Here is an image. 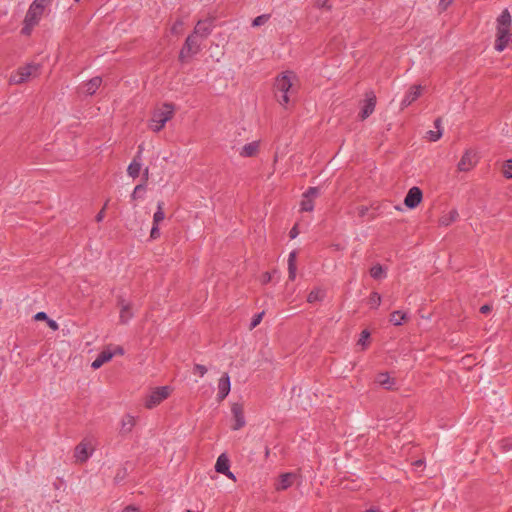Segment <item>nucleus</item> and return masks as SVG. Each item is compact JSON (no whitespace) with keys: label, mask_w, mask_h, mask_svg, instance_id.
<instances>
[{"label":"nucleus","mask_w":512,"mask_h":512,"mask_svg":"<svg viewBox=\"0 0 512 512\" xmlns=\"http://www.w3.org/2000/svg\"><path fill=\"white\" fill-rule=\"evenodd\" d=\"M512 26V17L508 9H504L497 18L495 50L502 52L509 42L512 44V35L510 33Z\"/></svg>","instance_id":"1"},{"label":"nucleus","mask_w":512,"mask_h":512,"mask_svg":"<svg viewBox=\"0 0 512 512\" xmlns=\"http://www.w3.org/2000/svg\"><path fill=\"white\" fill-rule=\"evenodd\" d=\"M295 78L293 72H285L276 78L274 87L276 97L280 105L286 106L289 103L288 93L292 89V79Z\"/></svg>","instance_id":"2"},{"label":"nucleus","mask_w":512,"mask_h":512,"mask_svg":"<svg viewBox=\"0 0 512 512\" xmlns=\"http://www.w3.org/2000/svg\"><path fill=\"white\" fill-rule=\"evenodd\" d=\"M175 106L172 103H164L162 108L154 111L149 127L154 132L161 131L165 124L174 116Z\"/></svg>","instance_id":"3"},{"label":"nucleus","mask_w":512,"mask_h":512,"mask_svg":"<svg viewBox=\"0 0 512 512\" xmlns=\"http://www.w3.org/2000/svg\"><path fill=\"white\" fill-rule=\"evenodd\" d=\"M44 10L31 4L24 18V26L21 29V34L29 36L33 28L38 25Z\"/></svg>","instance_id":"4"},{"label":"nucleus","mask_w":512,"mask_h":512,"mask_svg":"<svg viewBox=\"0 0 512 512\" xmlns=\"http://www.w3.org/2000/svg\"><path fill=\"white\" fill-rule=\"evenodd\" d=\"M171 389L169 386L156 387L151 391L145 400V407L152 409L159 405L162 401L167 399L170 395Z\"/></svg>","instance_id":"5"},{"label":"nucleus","mask_w":512,"mask_h":512,"mask_svg":"<svg viewBox=\"0 0 512 512\" xmlns=\"http://www.w3.org/2000/svg\"><path fill=\"white\" fill-rule=\"evenodd\" d=\"M199 51H200V43L197 41L196 36L194 34H190L186 38V40L180 50L179 61H181L183 63V62H185L186 58L197 54Z\"/></svg>","instance_id":"6"},{"label":"nucleus","mask_w":512,"mask_h":512,"mask_svg":"<svg viewBox=\"0 0 512 512\" xmlns=\"http://www.w3.org/2000/svg\"><path fill=\"white\" fill-rule=\"evenodd\" d=\"M477 162V153L472 149H468L462 155L457 168L460 172H468L476 166Z\"/></svg>","instance_id":"7"},{"label":"nucleus","mask_w":512,"mask_h":512,"mask_svg":"<svg viewBox=\"0 0 512 512\" xmlns=\"http://www.w3.org/2000/svg\"><path fill=\"white\" fill-rule=\"evenodd\" d=\"M320 194L318 187H309L302 195L300 202L301 211L311 212L314 209V199Z\"/></svg>","instance_id":"8"},{"label":"nucleus","mask_w":512,"mask_h":512,"mask_svg":"<svg viewBox=\"0 0 512 512\" xmlns=\"http://www.w3.org/2000/svg\"><path fill=\"white\" fill-rule=\"evenodd\" d=\"M215 18H206L204 20H199L193 30V33L196 37L199 36L202 39H206L212 32L214 28Z\"/></svg>","instance_id":"9"},{"label":"nucleus","mask_w":512,"mask_h":512,"mask_svg":"<svg viewBox=\"0 0 512 512\" xmlns=\"http://www.w3.org/2000/svg\"><path fill=\"white\" fill-rule=\"evenodd\" d=\"M376 95L373 91H367L365 93V100L359 118L361 120L367 119L375 110L376 107Z\"/></svg>","instance_id":"10"},{"label":"nucleus","mask_w":512,"mask_h":512,"mask_svg":"<svg viewBox=\"0 0 512 512\" xmlns=\"http://www.w3.org/2000/svg\"><path fill=\"white\" fill-rule=\"evenodd\" d=\"M422 199V190L417 186H413L408 190L404 198V205L409 209H414L422 202Z\"/></svg>","instance_id":"11"},{"label":"nucleus","mask_w":512,"mask_h":512,"mask_svg":"<svg viewBox=\"0 0 512 512\" xmlns=\"http://www.w3.org/2000/svg\"><path fill=\"white\" fill-rule=\"evenodd\" d=\"M37 70V66L28 64L26 66L18 68L16 73L10 77V82L14 84L24 83L29 79L34 71Z\"/></svg>","instance_id":"12"},{"label":"nucleus","mask_w":512,"mask_h":512,"mask_svg":"<svg viewBox=\"0 0 512 512\" xmlns=\"http://www.w3.org/2000/svg\"><path fill=\"white\" fill-rule=\"evenodd\" d=\"M231 412L235 421L232 429L234 431L240 430L246 424L243 405L241 403H233L231 406Z\"/></svg>","instance_id":"13"},{"label":"nucleus","mask_w":512,"mask_h":512,"mask_svg":"<svg viewBox=\"0 0 512 512\" xmlns=\"http://www.w3.org/2000/svg\"><path fill=\"white\" fill-rule=\"evenodd\" d=\"M231 389L230 377L225 373L218 382L217 399L219 402L223 401L229 394Z\"/></svg>","instance_id":"14"},{"label":"nucleus","mask_w":512,"mask_h":512,"mask_svg":"<svg viewBox=\"0 0 512 512\" xmlns=\"http://www.w3.org/2000/svg\"><path fill=\"white\" fill-rule=\"evenodd\" d=\"M422 92V86L421 85H412L408 92L406 93L404 99L402 100L401 105L403 107H407L411 105L415 100L419 98Z\"/></svg>","instance_id":"15"},{"label":"nucleus","mask_w":512,"mask_h":512,"mask_svg":"<svg viewBox=\"0 0 512 512\" xmlns=\"http://www.w3.org/2000/svg\"><path fill=\"white\" fill-rule=\"evenodd\" d=\"M375 382L386 390H393L396 384L395 378H392L388 372H380L375 377Z\"/></svg>","instance_id":"16"},{"label":"nucleus","mask_w":512,"mask_h":512,"mask_svg":"<svg viewBox=\"0 0 512 512\" xmlns=\"http://www.w3.org/2000/svg\"><path fill=\"white\" fill-rule=\"evenodd\" d=\"M295 479H296L295 473L287 472V473L281 474L279 476V481L275 487L276 490L277 491L287 490L288 488H290L293 485V482Z\"/></svg>","instance_id":"17"},{"label":"nucleus","mask_w":512,"mask_h":512,"mask_svg":"<svg viewBox=\"0 0 512 512\" xmlns=\"http://www.w3.org/2000/svg\"><path fill=\"white\" fill-rule=\"evenodd\" d=\"M92 452H93V449L88 451V444L85 443L84 441L80 442L75 447V457H76L77 461H79L80 463L86 462L88 460V458L92 455Z\"/></svg>","instance_id":"18"},{"label":"nucleus","mask_w":512,"mask_h":512,"mask_svg":"<svg viewBox=\"0 0 512 512\" xmlns=\"http://www.w3.org/2000/svg\"><path fill=\"white\" fill-rule=\"evenodd\" d=\"M142 145L139 146V151L133 161L129 164L127 168V173L132 178H137L141 171V163L138 159H140V155L142 153Z\"/></svg>","instance_id":"19"},{"label":"nucleus","mask_w":512,"mask_h":512,"mask_svg":"<svg viewBox=\"0 0 512 512\" xmlns=\"http://www.w3.org/2000/svg\"><path fill=\"white\" fill-rule=\"evenodd\" d=\"M114 356V353H111V350L106 349L101 351L97 358L92 362L91 367L93 369L100 368L104 363L110 361Z\"/></svg>","instance_id":"20"},{"label":"nucleus","mask_w":512,"mask_h":512,"mask_svg":"<svg viewBox=\"0 0 512 512\" xmlns=\"http://www.w3.org/2000/svg\"><path fill=\"white\" fill-rule=\"evenodd\" d=\"M230 460L225 453L221 454L215 464L216 472L223 474L229 472Z\"/></svg>","instance_id":"21"},{"label":"nucleus","mask_w":512,"mask_h":512,"mask_svg":"<svg viewBox=\"0 0 512 512\" xmlns=\"http://www.w3.org/2000/svg\"><path fill=\"white\" fill-rule=\"evenodd\" d=\"M135 426V418L130 414L125 415L121 420L120 433L122 435L129 434Z\"/></svg>","instance_id":"22"},{"label":"nucleus","mask_w":512,"mask_h":512,"mask_svg":"<svg viewBox=\"0 0 512 512\" xmlns=\"http://www.w3.org/2000/svg\"><path fill=\"white\" fill-rule=\"evenodd\" d=\"M296 258H297L296 251H292L288 257V279L290 281H294L296 278V271H297Z\"/></svg>","instance_id":"23"},{"label":"nucleus","mask_w":512,"mask_h":512,"mask_svg":"<svg viewBox=\"0 0 512 512\" xmlns=\"http://www.w3.org/2000/svg\"><path fill=\"white\" fill-rule=\"evenodd\" d=\"M258 149H259V143L257 141H253L251 143L245 144L242 147V149L240 151V155L242 157H253L257 154Z\"/></svg>","instance_id":"24"},{"label":"nucleus","mask_w":512,"mask_h":512,"mask_svg":"<svg viewBox=\"0 0 512 512\" xmlns=\"http://www.w3.org/2000/svg\"><path fill=\"white\" fill-rule=\"evenodd\" d=\"M102 83V78L99 76L91 78L89 81L85 83V92L88 95H93L98 90Z\"/></svg>","instance_id":"25"},{"label":"nucleus","mask_w":512,"mask_h":512,"mask_svg":"<svg viewBox=\"0 0 512 512\" xmlns=\"http://www.w3.org/2000/svg\"><path fill=\"white\" fill-rule=\"evenodd\" d=\"M407 318V313L401 310H396L390 314L389 321L395 326H400L407 320Z\"/></svg>","instance_id":"26"},{"label":"nucleus","mask_w":512,"mask_h":512,"mask_svg":"<svg viewBox=\"0 0 512 512\" xmlns=\"http://www.w3.org/2000/svg\"><path fill=\"white\" fill-rule=\"evenodd\" d=\"M131 309V304H123L122 308L120 309V323L127 324L128 321L133 318V313Z\"/></svg>","instance_id":"27"},{"label":"nucleus","mask_w":512,"mask_h":512,"mask_svg":"<svg viewBox=\"0 0 512 512\" xmlns=\"http://www.w3.org/2000/svg\"><path fill=\"white\" fill-rule=\"evenodd\" d=\"M369 272L370 276L376 280L386 277V272L381 264L372 266Z\"/></svg>","instance_id":"28"},{"label":"nucleus","mask_w":512,"mask_h":512,"mask_svg":"<svg viewBox=\"0 0 512 512\" xmlns=\"http://www.w3.org/2000/svg\"><path fill=\"white\" fill-rule=\"evenodd\" d=\"M324 296H325V294H324V292L321 289L315 288L312 291H310V293L308 294L307 302L308 303H314V302H317V301H322Z\"/></svg>","instance_id":"29"},{"label":"nucleus","mask_w":512,"mask_h":512,"mask_svg":"<svg viewBox=\"0 0 512 512\" xmlns=\"http://www.w3.org/2000/svg\"><path fill=\"white\" fill-rule=\"evenodd\" d=\"M164 202L159 201L157 204V211L153 215V224L159 225V223L164 220L165 213H164Z\"/></svg>","instance_id":"30"},{"label":"nucleus","mask_w":512,"mask_h":512,"mask_svg":"<svg viewBox=\"0 0 512 512\" xmlns=\"http://www.w3.org/2000/svg\"><path fill=\"white\" fill-rule=\"evenodd\" d=\"M369 304L373 309H377L381 304V295L378 292H372L369 296Z\"/></svg>","instance_id":"31"},{"label":"nucleus","mask_w":512,"mask_h":512,"mask_svg":"<svg viewBox=\"0 0 512 512\" xmlns=\"http://www.w3.org/2000/svg\"><path fill=\"white\" fill-rule=\"evenodd\" d=\"M145 191H146V184L145 183H141V184L136 185V187L134 188V190H133V192L131 194L132 200H136L138 198H141L142 194Z\"/></svg>","instance_id":"32"},{"label":"nucleus","mask_w":512,"mask_h":512,"mask_svg":"<svg viewBox=\"0 0 512 512\" xmlns=\"http://www.w3.org/2000/svg\"><path fill=\"white\" fill-rule=\"evenodd\" d=\"M269 19H270V14H262L260 16H257L252 21V26L259 27V26L265 24Z\"/></svg>","instance_id":"33"},{"label":"nucleus","mask_w":512,"mask_h":512,"mask_svg":"<svg viewBox=\"0 0 512 512\" xmlns=\"http://www.w3.org/2000/svg\"><path fill=\"white\" fill-rule=\"evenodd\" d=\"M126 477H127V469L122 467L117 470L116 475L114 476V483L119 484L122 481H124Z\"/></svg>","instance_id":"34"},{"label":"nucleus","mask_w":512,"mask_h":512,"mask_svg":"<svg viewBox=\"0 0 512 512\" xmlns=\"http://www.w3.org/2000/svg\"><path fill=\"white\" fill-rule=\"evenodd\" d=\"M370 338V332L368 330H363L360 334V338L358 340V345H361L363 349H365L368 345V339Z\"/></svg>","instance_id":"35"},{"label":"nucleus","mask_w":512,"mask_h":512,"mask_svg":"<svg viewBox=\"0 0 512 512\" xmlns=\"http://www.w3.org/2000/svg\"><path fill=\"white\" fill-rule=\"evenodd\" d=\"M503 175L507 179H512V159L505 161Z\"/></svg>","instance_id":"36"},{"label":"nucleus","mask_w":512,"mask_h":512,"mask_svg":"<svg viewBox=\"0 0 512 512\" xmlns=\"http://www.w3.org/2000/svg\"><path fill=\"white\" fill-rule=\"evenodd\" d=\"M499 445L503 452L510 451L512 449V439L503 438L502 440H500Z\"/></svg>","instance_id":"37"},{"label":"nucleus","mask_w":512,"mask_h":512,"mask_svg":"<svg viewBox=\"0 0 512 512\" xmlns=\"http://www.w3.org/2000/svg\"><path fill=\"white\" fill-rule=\"evenodd\" d=\"M263 316H264V311L257 313L253 316L251 323H250V327H249L250 330L254 329L261 323Z\"/></svg>","instance_id":"38"},{"label":"nucleus","mask_w":512,"mask_h":512,"mask_svg":"<svg viewBox=\"0 0 512 512\" xmlns=\"http://www.w3.org/2000/svg\"><path fill=\"white\" fill-rule=\"evenodd\" d=\"M441 136H442V130H436V131L430 130L427 132V137L432 142L439 140L441 138Z\"/></svg>","instance_id":"39"},{"label":"nucleus","mask_w":512,"mask_h":512,"mask_svg":"<svg viewBox=\"0 0 512 512\" xmlns=\"http://www.w3.org/2000/svg\"><path fill=\"white\" fill-rule=\"evenodd\" d=\"M208 369L202 364H195L193 367V373L203 377L207 373Z\"/></svg>","instance_id":"40"},{"label":"nucleus","mask_w":512,"mask_h":512,"mask_svg":"<svg viewBox=\"0 0 512 512\" xmlns=\"http://www.w3.org/2000/svg\"><path fill=\"white\" fill-rule=\"evenodd\" d=\"M314 5L319 9H327L331 10V5L329 4V0H313Z\"/></svg>","instance_id":"41"},{"label":"nucleus","mask_w":512,"mask_h":512,"mask_svg":"<svg viewBox=\"0 0 512 512\" xmlns=\"http://www.w3.org/2000/svg\"><path fill=\"white\" fill-rule=\"evenodd\" d=\"M457 216H458L457 211L456 210H452L449 213L448 219H444V218L441 219V224L449 225L451 222H453L457 218Z\"/></svg>","instance_id":"42"},{"label":"nucleus","mask_w":512,"mask_h":512,"mask_svg":"<svg viewBox=\"0 0 512 512\" xmlns=\"http://www.w3.org/2000/svg\"><path fill=\"white\" fill-rule=\"evenodd\" d=\"M184 25V22L182 19H177L174 24L172 25L171 27V32L173 34H178L180 33V30L182 29V26Z\"/></svg>","instance_id":"43"},{"label":"nucleus","mask_w":512,"mask_h":512,"mask_svg":"<svg viewBox=\"0 0 512 512\" xmlns=\"http://www.w3.org/2000/svg\"><path fill=\"white\" fill-rule=\"evenodd\" d=\"M52 2V0H34L33 5H37L38 8L45 11V8Z\"/></svg>","instance_id":"44"},{"label":"nucleus","mask_w":512,"mask_h":512,"mask_svg":"<svg viewBox=\"0 0 512 512\" xmlns=\"http://www.w3.org/2000/svg\"><path fill=\"white\" fill-rule=\"evenodd\" d=\"M159 236H160V230H159V227H158V225L153 224L152 229H151V232H150V237H151L152 239H157Z\"/></svg>","instance_id":"45"},{"label":"nucleus","mask_w":512,"mask_h":512,"mask_svg":"<svg viewBox=\"0 0 512 512\" xmlns=\"http://www.w3.org/2000/svg\"><path fill=\"white\" fill-rule=\"evenodd\" d=\"M272 280V276L270 272H264L261 276L262 284H268Z\"/></svg>","instance_id":"46"},{"label":"nucleus","mask_w":512,"mask_h":512,"mask_svg":"<svg viewBox=\"0 0 512 512\" xmlns=\"http://www.w3.org/2000/svg\"><path fill=\"white\" fill-rule=\"evenodd\" d=\"M369 211V208L367 206H360L358 207V215L359 217L363 218L367 215Z\"/></svg>","instance_id":"47"},{"label":"nucleus","mask_w":512,"mask_h":512,"mask_svg":"<svg viewBox=\"0 0 512 512\" xmlns=\"http://www.w3.org/2000/svg\"><path fill=\"white\" fill-rule=\"evenodd\" d=\"M107 203L104 205V207L97 213L96 217H95V220L97 222H101L104 218V211H105V207H106Z\"/></svg>","instance_id":"48"},{"label":"nucleus","mask_w":512,"mask_h":512,"mask_svg":"<svg viewBox=\"0 0 512 512\" xmlns=\"http://www.w3.org/2000/svg\"><path fill=\"white\" fill-rule=\"evenodd\" d=\"M111 353H114V356L115 355H121L122 356V355H124L125 351H124V348L122 346H116L114 348V350L111 351Z\"/></svg>","instance_id":"49"},{"label":"nucleus","mask_w":512,"mask_h":512,"mask_svg":"<svg viewBox=\"0 0 512 512\" xmlns=\"http://www.w3.org/2000/svg\"><path fill=\"white\" fill-rule=\"evenodd\" d=\"M298 233H299V231H298V227H297V225H295V226H294V227H292V229L290 230V232H289V236H290V238H291V239H294V238H296V237H297Z\"/></svg>","instance_id":"50"},{"label":"nucleus","mask_w":512,"mask_h":512,"mask_svg":"<svg viewBox=\"0 0 512 512\" xmlns=\"http://www.w3.org/2000/svg\"><path fill=\"white\" fill-rule=\"evenodd\" d=\"M491 310H492V307H491L490 305H488V304L482 305V306L480 307V312H481L482 314H487V313H489Z\"/></svg>","instance_id":"51"},{"label":"nucleus","mask_w":512,"mask_h":512,"mask_svg":"<svg viewBox=\"0 0 512 512\" xmlns=\"http://www.w3.org/2000/svg\"><path fill=\"white\" fill-rule=\"evenodd\" d=\"M35 319L36 320H48V316L45 312H38L36 315H35Z\"/></svg>","instance_id":"52"},{"label":"nucleus","mask_w":512,"mask_h":512,"mask_svg":"<svg viewBox=\"0 0 512 512\" xmlns=\"http://www.w3.org/2000/svg\"><path fill=\"white\" fill-rule=\"evenodd\" d=\"M122 512H139V509L134 506H127Z\"/></svg>","instance_id":"53"},{"label":"nucleus","mask_w":512,"mask_h":512,"mask_svg":"<svg viewBox=\"0 0 512 512\" xmlns=\"http://www.w3.org/2000/svg\"><path fill=\"white\" fill-rule=\"evenodd\" d=\"M48 325L50 328H52L54 330H56L58 328L56 321L49 319V318H48Z\"/></svg>","instance_id":"54"},{"label":"nucleus","mask_w":512,"mask_h":512,"mask_svg":"<svg viewBox=\"0 0 512 512\" xmlns=\"http://www.w3.org/2000/svg\"><path fill=\"white\" fill-rule=\"evenodd\" d=\"M441 121H442V120H441V118H440V117H439V118H437V119L434 121V126H435V128H436L437 130H442V129H441Z\"/></svg>","instance_id":"55"},{"label":"nucleus","mask_w":512,"mask_h":512,"mask_svg":"<svg viewBox=\"0 0 512 512\" xmlns=\"http://www.w3.org/2000/svg\"><path fill=\"white\" fill-rule=\"evenodd\" d=\"M223 475L227 476L229 479L236 481L235 475L229 470V472L223 473Z\"/></svg>","instance_id":"56"},{"label":"nucleus","mask_w":512,"mask_h":512,"mask_svg":"<svg viewBox=\"0 0 512 512\" xmlns=\"http://www.w3.org/2000/svg\"><path fill=\"white\" fill-rule=\"evenodd\" d=\"M117 303L120 306V308H122L123 304H127L122 296H119L117 298Z\"/></svg>","instance_id":"57"},{"label":"nucleus","mask_w":512,"mask_h":512,"mask_svg":"<svg viewBox=\"0 0 512 512\" xmlns=\"http://www.w3.org/2000/svg\"><path fill=\"white\" fill-rule=\"evenodd\" d=\"M270 456V449L268 446L265 447V459H268Z\"/></svg>","instance_id":"58"},{"label":"nucleus","mask_w":512,"mask_h":512,"mask_svg":"<svg viewBox=\"0 0 512 512\" xmlns=\"http://www.w3.org/2000/svg\"><path fill=\"white\" fill-rule=\"evenodd\" d=\"M364 512H381L379 508H370L365 510Z\"/></svg>","instance_id":"59"},{"label":"nucleus","mask_w":512,"mask_h":512,"mask_svg":"<svg viewBox=\"0 0 512 512\" xmlns=\"http://www.w3.org/2000/svg\"><path fill=\"white\" fill-rule=\"evenodd\" d=\"M148 172H149V170H148V168H146V169L144 170V178H145V180H147V179H148Z\"/></svg>","instance_id":"60"},{"label":"nucleus","mask_w":512,"mask_h":512,"mask_svg":"<svg viewBox=\"0 0 512 512\" xmlns=\"http://www.w3.org/2000/svg\"><path fill=\"white\" fill-rule=\"evenodd\" d=\"M375 218V215H371L369 219H374Z\"/></svg>","instance_id":"61"},{"label":"nucleus","mask_w":512,"mask_h":512,"mask_svg":"<svg viewBox=\"0 0 512 512\" xmlns=\"http://www.w3.org/2000/svg\"><path fill=\"white\" fill-rule=\"evenodd\" d=\"M185 512H192L191 510H186Z\"/></svg>","instance_id":"62"},{"label":"nucleus","mask_w":512,"mask_h":512,"mask_svg":"<svg viewBox=\"0 0 512 512\" xmlns=\"http://www.w3.org/2000/svg\"><path fill=\"white\" fill-rule=\"evenodd\" d=\"M75 2H79L80 0H74Z\"/></svg>","instance_id":"63"}]
</instances>
